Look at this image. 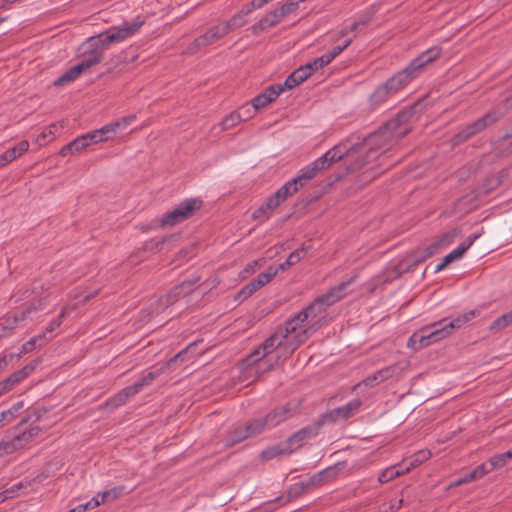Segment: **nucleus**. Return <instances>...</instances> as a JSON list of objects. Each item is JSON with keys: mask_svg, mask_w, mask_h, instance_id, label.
<instances>
[{"mask_svg": "<svg viewBox=\"0 0 512 512\" xmlns=\"http://www.w3.org/2000/svg\"><path fill=\"white\" fill-rule=\"evenodd\" d=\"M322 300L318 298L306 309L280 327L264 343L255 349L246 359L252 365L277 350L276 357L288 358L313 333L328 322Z\"/></svg>", "mask_w": 512, "mask_h": 512, "instance_id": "1", "label": "nucleus"}, {"mask_svg": "<svg viewBox=\"0 0 512 512\" xmlns=\"http://www.w3.org/2000/svg\"><path fill=\"white\" fill-rule=\"evenodd\" d=\"M143 24L144 20L137 17L130 22H124L118 26H112L99 35L90 37L87 40L86 45L94 54L99 53L102 59L103 51L108 46L113 43H121L129 39L139 31Z\"/></svg>", "mask_w": 512, "mask_h": 512, "instance_id": "2", "label": "nucleus"}, {"mask_svg": "<svg viewBox=\"0 0 512 512\" xmlns=\"http://www.w3.org/2000/svg\"><path fill=\"white\" fill-rule=\"evenodd\" d=\"M440 55V49L437 47L430 48L415 58L405 69L389 78L385 84L389 88L392 95L403 89L408 83L416 78L422 69Z\"/></svg>", "mask_w": 512, "mask_h": 512, "instance_id": "3", "label": "nucleus"}, {"mask_svg": "<svg viewBox=\"0 0 512 512\" xmlns=\"http://www.w3.org/2000/svg\"><path fill=\"white\" fill-rule=\"evenodd\" d=\"M406 119L407 115L404 113L388 121L385 126L368 138V145H377L380 149H386L393 140L405 136L410 131V127L405 124Z\"/></svg>", "mask_w": 512, "mask_h": 512, "instance_id": "4", "label": "nucleus"}, {"mask_svg": "<svg viewBox=\"0 0 512 512\" xmlns=\"http://www.w3.org/2000/svg\"><path fill=\"white\" fill-rule=\"evenodd\" d=\"M504 106L505 109L498 110V111H492L487 114H485L483 117L479 118L475 122H473L470 125H467L462 131H460L456 137H455V143H459L461 141H464L471 136L475 135L476 133L482 131L489 125L495 123L497 120H499L506 110L512 109V93L509 94L505 100H504Z\"/></svg>", "mask_w": 512, "mask_h": 512, "instance_id": "5", "label": "nucleus"}, {"mask_svg": "<svg viewBox=\"0 0 512 512\" xmlns=\"http://www.w3.org/2000/svg\"><path fill=\"white\" fill-rule=\"evenodd\" d=\"M294 414V409L291 408L290 405H285L279 408L274 409L269 412L264 418L253 420V426L251 429H254L256 433H263L267 430H270L280 423L287 420Z\"/></svg>", "mask_w": 512, "mask_h": 512, "instance_id": "6", "label": "nucleus"}, {"mask_svg": "<svg viewBox=\"0 0 512 512\" xmlns=\"http://www.w3.org/2000/svg\"><path fill=\"white\" fill-rule=\"evenodd\" d=\"M101 62V55L99 53L94 54L90 50V55L83 59L80 63L68 69L65 73L59 76L55 81V86H64L75 81L84 71L90 67Z\"/></svg>", "mask_w": 512, "mask_h": 512, "instance_id": "7", "label": "nucleus"}, {"mask_svg": "<svg viewBox=\"0 0 512 512\" xmlns=\"http://www.w3.org/2000/svg\"><path fill=\"white\" fill-rule=\"evenodd\" d=\"M227 34L228 33L226 31V28L223 26L221 22L211 27L209 30H207V32H205L200 37L196 38L193 41V43H191L187 47L186 53L194 54L207 46L217 43Z\"/></svg>", "mask_w": 512, "mask_h": 512, "instance_id": "8", "label": "nucleus"}, {"mask_svg": "<svg viewBox=\"0 0 512 512\" xmlns=\"http://www.w3.org/2000/svg\"><path fill=\"white\" fill-rule=\"evenodd\" d=\"M201 201L197 199H188L179 204L175 209L168 212L162 219L163 226H174L177 223L187 219L200 207Z\"/></svg>", "mask_w": 512, "mask_h": 512, "instance_id": "9", "label": "nucleus"}, {"mask_svg": "<svg viewBox=\"0 0 512 512\" xmlns=\"http://www.w3.org/2000/svg\"><path fill=\"white\" fill-rule=\"evenodd\" d=\"M39 434V428L37 426L30 427L20 431L19 434L15 435L9 441H3L0 443V456L4 454H11L16 450L24 448L30 441H32Z\"/></svg>", "mask_w": 512, "mask_h": 512, "instance_id": "10", "label": "nucleus"}, {"mask_svg": "<svg viewBox=\"0 0 512 512\" xmlns=\"http://www.w3.org/2000/svg\"><path fill=\"white\" fill-rule=\"evenodd\" d=\"M343 470L342 464H336L334 466L327 467L326 469L313 475L307 482H301L295 485V489L298 487L301 490L307 489L311 486H319L325 482H328L337 477V475Z\"/></svg>", "mask_w": 512, "mask_h": 512, "instance_id": "11", "label": "nucleus"}, {"mask_svg": "<svg viewBox=\"0 0 512 512\" xmlns=\"http://www.w3.org/2000/svg\"><path fill=\"white\" fill-rule=\"evenodd\" d=\"M433 335L430 326H425L410 336L407 345L414 350L427 347L437 342Z\"/></svg>", "mask_w": 512, "mask_h": 512, "instance_id": "12", "label": "nucleus"}, {"mask_svg": "<svg viewBox=\"0 0 512 512\" xmlns=\"http://www.w3.org/2000/svg\"><path fill=\"white\" fill-rule=\"evenodd\" d=\"M283 92L282 84L271 85L252 100L254 110L266 107Z\"/></svg>", "mask_w": 512, "mask_h": 512, "instance_id": "13", "label": "nucleus"}, {"mask_svg": "<svg viewBox=\"0 0 512 512\" xmlns=\"http://www.w3.org/2000/svg\"><path fill=\"white\" fill-rule=\"evenodd\" d=\"M300 189V186L294 179L286 182L277 192L268 199V207L277 208L281 202L292 196Z\"/></svg>", "mask_w": 512, "mask_h": 512, "instance_id": "14", "label": "nucleus"}, {"mask_svg": "<svg viewBox=\"0 0 512 512\" xmlns=\"http://www.w3.org/2000/svg\"><path fill=\"white\" fill-rule=\"evenodd\" d=\"M315 434V429L310 427H305L299 430L291 437H289L287 441L283 442L284 446L286 447V451L288 454H290L293 451L299 449L306 440L312 438Z\"/></svg>", "mask_w": 512, "mask_h": 512, "instance_id": "15", "label": "nucleus"}, {"mask_svg": "<svg viewBox=\"0 0 512 512\" xmlns=\"http://www.w3.org/2000/svg\"><path fill=\"white\" fill-rule=\"evenodd\" d=\"M34 369V366H25L23 369L14 372L8 378L0 382V396L10 391L23 379H25Z\"/></svg>", "mask_w": 512, "mask_h": 512, "instance_id": "16", "label": "nucleus"}, {"mask_svg": "<svg viewBox=\"0 0 512 512\" xmlns=\"http://www.w3.org/2000/svg\"><path fill=\"white\" fill-rule=\"evenodd\" d=\"M360 406H361V401L359 399H354V400L350 401L349 403H347L346 405L332 410L328 414V417L332 421L348 419L349 417L353 416L359 410Z\"/></svg>", "mask_w": 512, "mask_h": 512, "instance_id": "17", "label": "nucleus"}, {"mask_svg": "<svg viewBox=\"0 0 512 512\" xmlns=\"http://www.w3.org/2000/svg\"><path fill=\"white\" fill-rule=\"evenodd\" d=\"M369 22L368 18H361L357 21H354L349 26L343 28L339 32V37H343L344 40L340 43L343 49H346L353 41L356 32L360 30V28L365 27Z\"/></svg>", "mask_w": 512, "mask_h": 512, "instance_id": "18", "label": "nucleus"}, {"mask_svg": "<svg viewBox=\"0 0 512 512\" xmlns=\"http://www.w3.org/2000/svg\"><path fill=\"white\" fill-rule=\"evenodd\" d=\"M350 283L351 280L340 283L339 285L331 288L326 294L318 297V300H322L324 306L328 308L345 296L347 293V287Z\"/></svg>", "mask_w": 512, "mask_h": 512, "instance_id": "19", "label": "nucleus"}, {"mask_svg": "<svg viewBox=\"0 0 512 512\" xmlns=\"http://www.w3.org/2000/svg\"><path fill=\"white\" fill-rule=\"evenodd\" d=\"M252 426L253 421L245 427H238L233 430L226 439V446H233L249 437L259 435L260 433H256L254 429H251Z\"/></svg>", "mask_w": 512, "mask_h": 512, "instance_id": "20", "label": "nucleus"}, {"mask_svg": "<svg viewBox=\"0 0 512 512\" xmlns=\"http://www.w3.org/2000/svg\"><path fill=\"white\" fill-rule=\"evenodd\" d=\"M141 391V385L134 383L131 386H127L122 389L119 393L114 395L108 400V405L113 407H118L124 403H126L131 397L136 395Z\"/></svg>", "mask_w": 512, "mask_h": 512, "instance_id": "21", "label": "nucleus"}, {"mask_svg": "<svg viewBox=\"0 0 512 512\" xmlns=\"http://www.w3.org/2000/svg\"><path fill=\"white\" fill-rule=\"evenodd\" d=\"M319 163L320 161H313L312 163L303 167L299 171L298 175L295 178H293L300 186V188L305 186L309 180L314 178L319 171L323 170Z\"/></svg>", "mask_w": 512, "mask_h": 512, "instance_id": "22", "label": "nucleus"}, {"mask_svg": "<svg viewBox=\"0 0 512 512\" xmlns=\"http://www.w3.org/2000/svg\"><path fill=\"white\" fill-rule=\"evenodd\" d=\"M29 148L28 141H21L0 156V168L24 154Z\"/></svg>", "mask_w": 512, "mask_h": 512, "instance_id": "23", "label": "nucleus"}, {"mask_svg": "<svg viewBox=\"0 0 512 512\" xmlns=\"http://www.w3.org/2000/svg\"><path fill=\"white\" fill-rule=\"evenodd\" d=\"M479 237L478 234L470 235L464 242H462L456 249L452 250L449 254H447L443 260L448 265L455 260L460 259L463 254L469 249V247L473 244V242Z\"/></svg>", "mask_w": 512, "mask_h": 512, "instance_id": "24", "label": "nucleus"}, {"mask_svg": "<svg viewBox=\"0 0 512 512\" xmlns=\"http://www.w3.org/2000/svg\"><path fill=\"white\" fill-rule=\"evenodd\" d=\"M282 20V17L279 15L278 11L275 9L271 11L269 14L264 16L253 26V32L258 33L260 31L266 30L270 27L275 26Z\"/></svg>", "mask_w": 512, "mask_h": 512, "instance_id": "25", "label": "nucleus"}, {"mask_svg": "<svg viewBox=\"0 0 512 512\" xmlns=\"http://www.w3.org/2000/svg\"><path fill=\"white\" fill-rule=\"evenodd\" d=\"M251 13V9H243L233 17H231L228 21L222 22L223 26L226 28L227 33L234 31L246 23V16Z\"/></svg>", "mask_w": 512, "mask_h": 512, "instance_id": "26", "label": "nucleus"}, {"mask_svg": "<svg viewBox=\"0 0 512 512\" xmlns=\"http://www.w3.org/2000/svg\"><path fill=\"white\" fill-rule=\"evenodd\" d=\"M457 233L456 231H450L442 234L439 239H437L434 243H432L428 248V255L431 256L436 253L439 249L447 247L450 245L455 239Z\"/></svg>", "mask_w": 512, "mask_h": 512, "instance_id": "27", "label": "nucleus"}, {"mask_svg": "<svg viewBox=\"0 0 512 512\" xmlns=\"http://www.w3.org/2000/svg\"><path fill=\"white\" fill-rule=\"evenodd\" d=\"M390 96H392V93L390 92L389 88L386 86V84H382L378 86L374 92L369 97V102L372 107H376L382 103H384Z\"/></svg>", "mask_w": 512, "mask_h": 512, "instance_id": "28", "label": "nucleus"}, {"mask_svg": "<svg viewBox=\"0 0 512 512\" xmlns=\"http://www.w3.org/2000/svg\"><path fill=\"white\" fill-rule=\"evenodd\" d=\"M124 492L123 486L113 487L109 490L98 493L95 497L99 501V505L114 501Z\"/></svg>", "mask_w": 512, "mask_h": 512, "instance_id": "29", "label": "nucleus"}, {"mask_svg": "<svg viewBox=\"0 0 512 512\" xmlns=\"http://www.w3.org/2000/svg\"><path fill=\"white\" fill-rule=\"evenodd\" d=\"M405 473L406 472H405L404 468H401V465L388 467L380 473V475L378 477V482L381 484L387 483L390 480H393Z\"/></svg>", "mask_w": 512, "mask_h": 512, "instance_id": "30", "label": "nucleus"}, {"mask_svg": "<svg viewBox=\"0 0 512 512\" xmlns=\"http://www.w3.org/2000/svg\"><path fill=\"white\" fill-rule=\"evenodd\" d=\"M475 315H476L475 311H469L467 313L457 316L456 318H454L450 321L447 320V326H448L451 334L456 329L461 328L466 323H468L470 320H472L475 317Z\"/></svg>", "mask_w": 512, "mask_h": 512, "instance_id": "31", "label": "nucleus"}, {"mask_svg": "<svg viewBox=\"0 0 512 512\" xmlns=\"http://www.w3.org/2000/svg\"><path fill=\"white\" fill-rule=\"evenodd\" d=\"M429 326L437 342L451 335V332L447 326V319L440 320Z\"/></svg>", "mask_w": 512, "mask_h": 512, "instance_id": "32", "label": "nucleus"}, {"mask_svg": "<svg viewBox=\"0 0 512 512\" xmlns=\"http://www.w3.org/2000/svg\"><path fill=\"white\" fill-rule=\"evenodd\" d=\"M431 457V452L429 450H419L414 455L411 456L409 465L404 468L405 472H409L410 470L416 468L420 464L424 463Z\"/></svg>", "mask_w": 512, "mask_h": 512, "instance_id": "33", "label": "nucleus"}, {"mask_svg": "<svg viewBox=\"0 0 512 512\" xmlns=\"http://www.w3.org/2000/svg\"><path fill=\"white\" fill-rule=\"evenodd\" d=\"M512 459V448L505 453L497 454L489 459L490 469L495 470L504 467Z\"/></svg>", "mask_w": 512, "mask_h": 512, "instance_id": "34", "label": "nucleus"}, {"mask_svg": "<svg viewBox=\"0 0 512 512\" xmlns=\"http://www.w3.org/2000/svg\"><path fill=\"white\" fill-rule=\"evenodd\" d=\"M278 273V269L269 267L265 272L260 273L254 280L255 285L260 289L267 283H269Z\"/></svg>", "mask_w": 512, "mask_h": 512, "instance_id": "35", "label": "nucleus"}, {"mask_svg": "<svg viewBox=\"0 0 512 512\" xmlns=\"http://www.w3.org/2000/svg\"><path fill=\"white\" fill-rule=\"evenodd\" d=\"M288 452L286 451V447L283 443L270 447L260 454V457L263 460H271L279 455H286Z\"/></svg>", "mask_w": 512, "mask_h": 512, "instance_id": "36", "label": "nucleus"}, {"mask_svg": "<svg viewBox=\"0 0 512 512\" xmlns=\"http://www.w3.org/2000/svg\"><path fill=\"white\" fill-rule=\"evenodd\" d=\"M77 305L78 303H72V304H69V305H66L65 307H63L61 313L59 314V317L58 319L52 321L49 326L46 328V332H53L56 328H58L61 323H62V320L72 311V310H75L77 308Z\"/></svg>", "mask_w": 512, "mask_h": 512, "instance_id": "37", "label": "nucleus"}, {"mask_svg": "<svg viewBox=\"0 0 512 512\" xmlns=\"http://www.w3.org/2000/svg\"><path fill=\"white\" fill-rule=\"evenodd\" d=\"M300 2H303V0H286L276 10L278 11L279 15L283 19L287 15H290V14L294 13L298 9V6H299Z\"/></svg>", "mask_w": 512, "mask_h": 512, "instance_id": "38", "label": "nucleus"}, {"mask_svg": "<svg viewBox=\"0 0 512 512\" xmlns=\"http://www.w3.org/2000/svg\"><path fill=\"white\" fill-rule=\"evenodd\" d=\"M136 119L135 115H128L125 117H122L120 119H117L115 121L110 122L111 126L113 127V130L115 134H117L120 131H123L126 129L130 124H132Z\"/></svg>", "mask_w": 512, "mask_h": 512, "instance_id": "39", "label": "nucleus"}, {"mask_svg": "<svg viewBox=\"0 0 512 512\" xmlns=\"http://www.w3.org/2000/svg\"><path fill=\"white\" fill-rule=\"evenodd\" d=\"M62 127V125H59L57 123H53L49 125L47 128L43 130L41 135L38 138V141L40 143L51 141L55 135L58 133L59 129Z\"/></svg>", "mask_w": 512, "mask_h": 512, "instance_id": "40", "label": "nucleus"}, {"mask_svg": "<svg viewBox=\"0 0 512 512\" xmlns=\"http://www.w3.org/2000/svg\"><path fill=\"white\" fill-rule=\"evenodd\" d=\"M316 160L320 161L319 164L322 167V169L324 170V169L330 167L331 164H333L341 159H340V156H336L335 151L329 150L324 155H322L321 157H319Z\"/></svg>", "mask_w": 512, "mask_h": 512, "instance_id": "41", "label": "nucleus"}, {"mask_svg": "<svg viewBox=\"0 0 512 512\" xmlns=\"http://www.w3.org/2000/svg\"><path fill=\"white\" fill-rule=\"evenodd\" d=\"M391 376V368H386L379 371L373 377H369L364 381L366 386H373L376 383H380Z\"/></svg>", "mask_w": 512, "mask_h": 512, "instance_id": "42", "label": "nucleus"}, {"mask_svg": "<svg viewBox=\"0 0 512 512\" xmlns=\"http://www.w3.org/2000/svg\"><path fill=\"white\" fill-rule=\"evenodd\" d=\"M242 121V114L241 113H231L229 116L223 119L221 125L222 129L227 130L231 129L234 126H236L239 122Z\"/></svg>", "mask_w": 512, "mask_h": 512, "instance_id": "43", "label": "nucleus"}, {"mask_svg": "<svg viewBox=\"0 0 512 512\" xmlns=\"http://www.w3.org/2000/svg\"><path fill=\"white\" fill-rule=\"evenodd\" d=\"M265 264V259L264 258H261V259H257V260H254L250 263H248L244 270L242 271L241 275L242 277H247L248 275L250 274H253L255 273L258 269H260L263 265Z\"/></svg>", "mask_w": 512, "mask_h": 512, "instance_id": "44", "label": "nucleus"}, {"mask_svg": "<svg viewBox=\"0 0 512 512\" xmlns=\"http://www.w3.org/2000/svg\"><path fill=\"white\" fill-rule=\"evenodd\" d=\"M163 369H158L156 371H150L146 375H144L140 380H138L136 383L138 385H141V390L149 386L161 373Z\"/></svg>", "mask_w": 512, "mask_h": 512, "instance_id": "45", "label": "nucleus"}, {"mask_svg": "<svg viewBox=\"0 0 512 512\" xmlns=\"http://www.w3.org/2000/svg\"><path fill=\"white\" fill-rule=\"evenodd\" d=\"M257 290H259V288L255 285L253 281H251L238 292L236 299L245 300Z\"/></svg>", "mask_w": 512, "mask_h": 512, "instance_id": "46", "label": "nucleus"}, {"mask_svg": "<svg viewBox=\"0 0 512 512\" xmlns=\"http://www.w3.org/2000/svg\"><path fill=\"white\" fill-rule=\"evenodd\" d=\"M275 208L268 207V201L265 205L259 207L256 211L253 212V219L264 221L269 217V214L274 210Z\"/></svg>", "mask_w": 512, "mask_h": 512, "instance_id": "47", "label": "nucleus"}, {"mask_svg": "<svg viewBox=\"0 0 512 512\" xmlns=\"http://www.w3.org/2000/svg\"><path fill=\"white\" fill-rule=\"evenodd\" d=\"M509 325L510 323L508 322L507 317L503 314L491 323L489 329L492 332H499Z\"/></svg>", "mask_w": 512, "mask_h": 512, "instance_id": "48", "label": "nucleus"}, {"mask_svg": "<svg viewBox=\"0 0 512 512\" xmlns=\"http://www.w3.org/2000/svg\"><path fill=\"white\" fill-rule=\"evenodd\" d=\"M292 74H294V77H296V79L300 83H302L303 81H305L312 74L311 73V66L305 64V65L299 67L298 69H296L295 71H293Z\"/></svg>", "mask_w": 512, "mask_h": 512, "instance_id": "49", "label": "nucleus"}, {"mask_svg": "<svg viewBox=\"0 0 512 512\" xmlns=\"http://www.w3.org/2000/svg\"><path fill=\"white\" fill-rule=\"evenodd\" d=\"M489 472H491V469H487L485 464H481L467 474H468L469 478L471 479V481L473 482L475 480L481 479Z\"/></svg>", "mask_w": 512, "mask_h": 512, "instance_id": "50", "label": "nucleus"}, {"mask_svg": "<svg viewBox=\"0 0 512 512\" xmlns=\"http://www.w3.org/2000/svg\"><path fill=\"white\" fill-rule=\"evenodd\" d=\"M330 62V60H328L327 56L325 54H323L322 56L314 59L312 62H309L307 63V65H310L311 66V73L313 71H317L321 68H323L324 66L328 65Z\"/></svg>", "mask_w": 512, "mask_h": 512, "instance_id": "51", "label": "nucleus"}, {"mask_svg": "<svg viewBox=\"0 0 512 512\" xmlns=\"http://www.w3.org/2000/svg\"><path fill=\"white\" fill-rule=\"evenodd\" d=\"M97 130L99 131L100 137L102 138L103 142L113 139V137L116 135L110 123L104 125L103 127Z\"/></svg>", "mask_w": 512, "mask_h": 512, "instance_id": "52", "label": "nucleus"}, {"mask_svg": "<svg viewBox=\"0 0 512 512\" xmlns=\"http://www.w3.org/2000/svg\"><path fill=\"white\" fill-rule=\"evenodd\" d=\"M45 337V333L38 335L37 337L31 338L29 341L23 344L21 353L26 354L33 351L37 345V342Z\"/></svg>", "mask_w": 512, "mask_h": 512, "instance_id": "53", "label": "nucleus"}, {"mask_svg": "<svg viewBox=\"0 0 512 512\" xmlns=\"http://www.w3.org/2000/svg\"><path fill=\"white\" fill-rule=\"evenodd\" d=\"M71 143H72V146L74 147L75 152H79V151L83 150L84 148L90 146L85 134L77 137Z\"/></svg>", "mask_w": 512, "mask_h": 512, "instance_id": "54", "label": "nucleus"}, {"mask_svg": "<svg viewBox=\"0 0 512 512\" xmlns=\"http://www.w3.org/2000/svg\"><path fill=\"white\" fill-rule=\"evenodd\" d=\"M100 506L99 501L94 496L90 501L84 504H80L77 506V512H86L87 510L95 509L96 507Z\"/></svg>", "mask_w": 512, "mask_h": 512, "instance_id": "55", "label": "nucleus"}, {"mask_svg": "<svg viewBox=\"0 0 512 512\" xmlns=\"http://www.w3.org/2000/svg\"><path fill=\"white\" fill-rule=\"evenodd\" d=\"M306 250L304 248L297 249L293 251L289 256L288 260L291 263V265H295L297 262H299L305 255Z\"/></svg>", "mask_w": 512, "mask_h": 512, "instance_id": "56", "label": "nucleus"}, {"mask_svg": "<svg viewBox=\"0 0 512 512\" xmlns=\"http://www.w3.org/2000/svg\"><path fill=\"white\" fill-rule=\"evenodd\" d=\"M195 344L189 345L185 350L179 352L177 355H175L173 358H171L166 366L170 367L173 363L177 362L178 360H183L184 357L187 355L188 351L194 346Z\"/></svg>", "mask_w": 512, "mask_h": 512, "instance_id": "57", "label": "nucleus"}, {"mask_svg": "<svg viewBox=\"0 0 512 512\" xmlns=\"http://www.w3.org/2000/svg\"><path fill=\"white\" fill-rule=\"evenodd\" d=\"M85 136L88 140L89 145L103 142L98 130L86 133Z\"/></svg>", "mask_w": 512, "mask_h": 512, "instance_id": "58", "label": "nucleus"}, {"mask_svg": "<svg viewBox=\"0 0 512 512\" xmlns=\"http://www.w3.org/2000/svg\"><path fill=\"white\" fill-rule=\"evenodd\" d=\"M343 50L342 46L338 44L324 54L327 56L328 60L332 62Z\"/></svg>", "mask_w": 512, "mask_h": 512, "instance_id": "59", "label": "nucleus"}, {"mask_svg": "<svg viewBox=\"0 0 512 512\" xmlns=\"http://www.w3.org/2000/svg\"><path fill=\"white\" fill-rule=\"evenodd\" d=\"M299 84H301V83L296 79V77H294V74L291 73L287 77V79L285 80V82L282 86H283V90H284L285 88L292 89V88L298 86Z\"/></svg>", "mask_w": 512, "mask_h": 512, "instance_id": "60", "label": "nucleus"}, {"mask_svg": "<svg viewBox=\"0 0 512 512\" xmlns=\"http://www.w3.org/2000/svg\"><path fill=\"white\" fill-rule=\"evenodd\" d=\"M470 482H472V481L469 478L468 474H465L464 476L460 477L459 479L451 482L449 484L448 488L452 489V488H455V487H458L460 485L467 484V483H470Z\"/></svg>", "mask_w": 512, "mask_h": 512, "instance_id": "61", "label": "nucleus"}, {"mask_svg": "<svg viewBox=\"0 0 512 512\" xmlns=\"http://www.w3.org/2000/svg\"><path fill=\"white\" fill-rule=\"evenodd\" d=\"M14 418V412L12 410H5L1 412L0 419L2 420V426L10 422Z\"/></svg>", "mask_w": 512, "mask_h": 512, "instance_id": "62", "label": "nucleus"}, {"mask_svg": "<svg viewBox=\"0 0 512 512\" xmlns=\"http://www.w3.org/2000/svg\"><path fill=\"white\" fill-rule=\"evenodd\" d=\"M12 354H3L0 356V373L8 366L10 360L12 359Z\"/></svg>", "mask_w": 512, "mask_h": 512, "instance_id": "63", "label": "nucleus"}, {"mask_svg": "<svg viewBox=\"0 0 512 512\" xmlns=\"http://www.w3.org/2000/svg\"><path fill=\"white\" fill-rule=\"evenodd\" d=\"M237 113L242 114V120H247L252 116V111L249 105H244Z\"/></svg>", "mask_w": 512, "mask_h": 512, "instance_id": "64", "label": "nucleus"}]
</instances>
